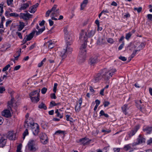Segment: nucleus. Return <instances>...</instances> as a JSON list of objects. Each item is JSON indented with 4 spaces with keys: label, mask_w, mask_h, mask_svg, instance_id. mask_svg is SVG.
Masks as SVG:
<instances>
[{
    "label": "nucleus",
    "mask_w": 152,
    "mask_h": 152,
    "mask_svg": "<svg viewBox=\"0 0 152 152\" xmlns=\"http://www.w3.org/2000/svg\"><path fill=\"white\" fill-rule=\"evenodd\" d=\"M116 70L115 69H108L104 68L101 71L103 78L105 80H108L113 75Z\"/></svg>",
    "instance_id": "obj_1"
},
{
    "label": "nucleus",
    "mask_w": 152,
    "mask_h": 152,
    "mask_svg": "<svg viewBox=\"0 0 152 152\" xmlns=\"http://www.w3.org/2000/svg\"><path fill=\"white\" fill-rule=\"evenodd\" d=\"M24 126L25 127H27L30 125L31 128L33 133L34 135L37 136L39 132V125L36 123H33L28 122L27 119L25 120L24 122Z\"/></svg>",
    "instance_id": "obj_2"
},
{
    "label": "nucleus",
    "mask_w": 152,
    "mask_h": 152,
    "mask_svg": "<svg viewBox=\"0 0 152 152\" xmlns=\"http://www.w3.org/2000/svg\"><path fill=\"white\" fill-rule=\"evenodd\" d=\"M85 48L86 46L85 44L82 45L80 48V53L77 58L78 62L80 64L83 62L85 60L86 54Z\"/></svg>",
    "instance_id": "obj_3"
},
{
    "label": "nucleus",
    "mask_w": 152,
    "mask_h": 152,
    "mask_svg": "<svg viewBox=\"0 0 152 152\" xmlns=\"http://www.w3.org/2000/svg\"><path fill=\"white\" fill-rule=\"evenodd\" d=\"M66 42L67 47L66 49H63L61 50L59 53L60 56L63 59L65 58L67 56L68 53H70L72 51V48L70 47V45L72 43V42L70 44H68Z\"/></svg>",
    "instance_id": "obj_4"
},
{
    "label": "nucleus",
    "mask_w": 152,
    "mask_h": 152,
    "mask_svg": "<svg viewBox=\"0 0 152 152\" xmlns=\"http://www.w3.org/2000/svg\"><path fill=\"white\" fill-rule=\"evenodd\" d=\"M140 128V126L139 125H137L135 126L133 129L128 132L127 134L129 136H126L125 138V140L126 141L129 140L132 136L134 135Z\"/></svg>",
    "instance_id": "obj_5"
},
{
    "label": "nucleus",
    "mask_w": 152,
    "mask_h": 152,
    "mask_svg": "<svg viewBox=\"0 0 152 152\" xmlns=\"http://www.w3.org/2000/svg\"><path fill=\"white\" fill-rule=\"evenodd\" d=\"M80 35L79 39L81 41H82L84 42L83 44H82V45H83L85 44V45L86 48V47L88 37L87 36V32L86 31L82 30L80 33Z\"/></svg>",
    "instance_id": "obj_6"
},
{
    "label": "nucleus",
    "mask_w": 152,
    "mask_h": 152,
    "mask_svg": "<svg viewBox=\"0 0 152 152\" xmlns=\"http://www.w3.org/2000/svg\"><path fill=\"white\" fill-rule=\"evenodd\" d=\"M28 149L30 151H35L37 150L36 140H30L28 143Z\"/></svg>",
    "instance_id": "obj_7"
},
{
    "label": "nucleus",
    "mask_w": 152,
    "mask_h": 152,
    "mask_svg": "<svg viewBox=\"0 0 152 152\" xmlns=\"http://www.w3.org/2000/svg\"><path fill=\"white\" fill-rule=\"evenodd\" d=\"M64 31L65 34V38L66 41L67 42L68 44H70L72 41V39L70 37V35L68 34V33L67 32V28H65L64 29Z\"/></svg>",
    "instance_id": "obj_8"
},
{
    "label": "nucleus",
    "mask_w": 152,
    "mask_h": 152,
    "mask_svg": "<svg viewBox=\"0 0 152 152\" xmlns=\"http://www.w3.org/2000/svg\"><path fill=\"white\" fill-rule=\"evenodd\" d=\"M39 138L41 142L44 144H46L48 142V137L47 135L45 133H42L40 134Z\"/></svg>",
    "instance_id": "obj_9"
},
{
    "label": "nucleus",
    "mask_w": 152,
    "mask_h": 152,
    "mask_svg": "<svg viewBox=\"0 0 152 152\" xmlns=\"http://www.w3.org/2000/svg\"><path fill=\"white\" fill-rule=\"evenodd\" d=\"M32 15L28 13H20L19 17L20 19H23L24 20H27L32 18Z\"/></svg>",
    "instance_id": "obj_10"
},
{
    "label": "nucleus",
    "mask_w": 152,
    "mask_h": 152,
    "mask_svg": "<svg viewBox=\"0 0 152 152\" xmlns=\"http://www.w3.org/2000/svg\"><path fill=\"white\" fill-rule=\"evenodd\" d=\"M10 109H6L4 110L1 112L2 115L6 118H9L11 116V114L10 110Z\"/></svg>",
    "instance_id": "obj_11"
},
{
    "label": "nucleus",
    "mask_w": 152,
    "mask_h": 152,
    "mask_svg": "<svg viewBox=\"0 0 152 152\" xmlns=\"http://www.w3.org/2000/svg\"><path fill=\"white\" fill-rule=\"evenodd\" d=\"M91 141V140H89L88 138L85 137L80 139L79 140V142L83 145H85L89 144Z\"/></svg>",
    "instance_id": "obj_12"
},
{
    "label": "nucleus",
    "mask_w": 152,
    "mask_h": 152,
    "mask_svg": "<svg viewBox=\"0 0 152 152\" xmlns=\"http://www.w3.org/2000/svg\"><path fill=\"white\" fill-rule=\"evenodd\" d=\"M142 142V137L141 134L139 135L138 138L137 139V141L133 143L132 145V146L139 145Z\"/></svg>",
    "instance_id": "obj_13"
},
{
    "label": "nucleus",
    "mask_w": 152,
    "mask_h": 152,
    "mask_svg": "<svg viewBox=\"0 0 152 152\" xmlns=\"http://www.w3.org/2000/svg\"><path fill=\"white\" fill-rule=\"evenodd\" d=\"M102 78L103 77L102 75L101 72L98 73L92 80V81L94 83L99 82Z\"/></svg>",
    "instance_id": "obj_14"
},
{
    "label": "nucleus",
    "mask_w": 152,
    "mask_h": 152,
    "mask_svg": "<svg viewBox=\"0 0 152 152\" xmlns=\"http://www.w3.org/2000/svg\"><path fill=\"white\" fill-rule=\"evenodd\" d=\"M7 140L0 134V147H3L6 145Z\"/></svg>",
    "instance_id": "obj_15"
},
{
    "label": "nucleus",
    "mask_w": 152,
    "mask_h": 152,
    "mask_svg": "<svg viewBox=\"0 0 152 152\" xmlns=\"http://www.w3.org/2000/svg\"><path fill=\"white\" fill-rule=\"evenodd\" d=\"M98 62L97 57L96 56L91 57L89 60V63L91 65H93Z\"/></svg>",
    "instance_id": "obj_16"
},
{
    "label": "nucleus",
    "mask_w": 152,
    "mask_h": 152,
    "mask_svg": "<svg viewBox=\"0 0 152 152\" xmlns=\"http://www.w3.org/2000/svg\"><path fill=\"white\" fill-rule=\"evenodd\" d=\"M7 137L10 140H15V139L16 134L13 131L9 132Z\"/></svg>",
    "instance_id": "obj_17"
},
{
    "label": "nucleus",
    "mask_w": 152,
    "mask_h": 152,
    "mask_svg": "<svg viewBox=\"0 0 152 152\" xmlns=\"http://www.w3.org/2000/svg\"><path fill=\"white\" fill-rule=\"evenodd\" d=\"M39 94L38 93L37 96H33L30 98L33 102L37 103L39 100Z\"/></svg>",
    "instance_id": "obj_18"
},
{
    "label": "nucleus",
    "mask_w": 152,
    "mask_h": 152,
    "mask_svg": "<svg viewBox=\"0 0 152 152\" xmlns=\"http://www.w3.org/2000/svg\"><path fill=\"white\" fill-rule=\"evenodd\" d=\"M135 102L136 104L137 107L140 109V110H142V105L141 104L142 103V101L141 100H136L135 101Z\"/></svg>",
    "instance_id": "obj_19"
},
{
    "label": "nucleus",
    "mask_w": 152,
    "mask_h": 152,
    "mask_svg": "<svg viewBox=\"0 0 152 152\" xmlns=\"http://www.w3.org/2000/svg\"><path fill=\"white\" fill-rule=\"evenodd\" d=\"M14 100V98L12 97L10 101H8V102L7 108L8 109H10L12 111V104L13 103Z\"/></svg>",
    "instance_id": "obj_20"
},
{
    "label": "nucleus",
    "mask_w": 152,
    "mask_h": 152,
    "mask_svg": "<svg viewBox=\"0 0 152 152\" xmlns=\"http://www.w3.org/2000/svg\"><path fill=\"white\" fill-rule=\"evenodd\" d=\"M87 32V36L88 37H92L95 33V30H91L89 31H86Z\"/></svg>",
    "instance_id": "obj_21"
},
{
    "label": "nucleus",
    "mask_w": 152,
    "mask_h": 152,
    "mask_svg": "<svg viewBox=\"0 0 152 152\" xmlns=\"http://www.w3.org/2000/svg\"><path fill=\"white\" fill-rule=\"evenodd\" d=\"M35 32V31H33L31 33L28 35H26L27 36L26 38L27 40L30 41L33 38Z\"/></svg>",
    "instance_id": "obj_22"
},
{
    "label": "nucleus",
    "mask_w": 152,
    "mask_h": 152,
    "mask_svg": "<svg viewBox=\"0 0 152 152\" xmlns=\"http://www.w3.org/2000/svg\"><path fill=\"white\" fill-rule=\"evenodd\" d=\"M143 131H146L147 133L148 134H151V132H152V126L146 127V128L143 129Z\"/></svg>",
    "instance_id": "obj_23"
},
{
    "label": "nucleus",
    "mask_w": 152,
    "mask_h": 152,
    "mask_svg": "<svg viewBox=\"0 0 152 152\" xmlns=\"http://www.w3.org/2000/svg\"><path fill=\"white\" fill-rule=\"evenodd\" d=\"M106 42L105 40L103 38H99L97 42L98 45H102L104 44Z\"/></svg>",
    "instance_id": "obj_24"
},
{
    "label": "nucleus",
    "mask_w": 152,
    "mask_h": 152,
    "mask_svg": "<svg viewBox=\"0 0 152 152\" xmlns=\"http://www.w3.org/2000/svg\"><path fill=\"white\" fill-rule=\"evenodd\" d=\"M88 0H84L81 4V10H83L84 7L86 6V5L88 3Z\"/></svg>",
    "instance_id": "obj_25"
},
{
    "label": "nucleus",
    "mask_w": 152,
    "mask_h": 152,
    "mask_svg": "<svg viewBox=\"0 0 152 152\" xmlns=\"http://www.w3.org/2000/svg\"><path fill=\"white\" fill-rule=\"evenodd\" d=\"M39 91H39L38 92V91L37 90H35L29 94V96L31 98V97H33V96H37V94L39 93Z\"/></svg>",
    "instance_id": "obj_26"
},
{
    "label": "nucleus",
    "mask_w": 152,
    "mask_h": 152,
    "mask_svg": "<svg viewBox=\"0 0 152 152\" xmlns=\"http://www.w3.org/2000/svg\"><path fill=\"white\" fill-rule=\"evenodd\" d=\"M122 109L123 110V112L125 114H127L126 110L129 109L128 105L127 104H124L122 107Z\"/></svg>",
    "instance_id": "obj_27"
},
{
    "label": "nucleus",
    "mask_w": 152,
    "mask_h": 152,
    "mask_svg": "<svg viewBox=\"0 0 152 152\" xmlns=\"http://www.w3.org/2000/svg\"><path fill=\"white\" fill-rule=\"evenodd\" d=\"M29 6V4L28 3H24L21 5L20 10H25Z\"/></svg>",
    "instance_id": "obj_28"
},
{
    "label": "nucleus",
    "mask_w": 152,
    "mask_h": 152,
    "mask_svg": "<svg viewBox=\"0 0 152 152\" xmlns=\"http://www.w3.org/2000/svg\"><path fill=\"white\" fill-rule=\"evenodd\" d=\"M59 9H57L56 11L52 12L51 15L52 16H57L59 15Z\"/></svg>",
    "instance_id": "obj_29"
},
{
    "label": "nucleus",
    "mask_w": 152,
    "mask_h": 152,
    "mask_svg": "<svg viewBox=\"0 0 152 152\" xmlns=\"http://www.w3.org/2000/svg\"><path fill=\"white\" fill-rule=\"evenodd\" d=\"M25 26L24 23L22 22H20V25L18 28V31H21Z\"/></svg>",
    "instance_id": "obj_30"
},
{
    "label": "nucleus",
    "mask_w": 152,
    "mask_h": 152,
    "mask_svg": "<svg viewBox=\"0 0 152 152\" xmlns=\"http://www.w3.org/2000/svg\"><path fill=\"white\" fill-rule=\"evenodd\" d=\"M45 27H44L43 28H39L38 31H36V34L37 35H39V34L42 33L45 30Z\"/></svg>",
    "instance_id": "obj_31"
},
{
    "label": "nucleus",
    "mask_w": 152,
    "mask_h": 152,
    "mask_svg": "<svg viewBox=\"0 0 152 152\" xmlns=\"http://www.w3.org/2000/svg\"><path fill=\"white\" fill-rule=\"evenodd\" d=\"M38 107L40 109H43L45 110H46L47 109V107L45 106V104L43 103L42 102L38 106Z\"/></svg>",
    "instance_id": "obj_32"
},
{
    "label": "nucleus",
    "mask_w": 152,
    "mask_h": 152,
    "mask_svg": "<svg viewBox=\"0 0 152 152\" xmlns=\"http://www.w3.org/2000/svg\"><path fill=\"white\" fill-rule=\"evenodd\" d=\"M47 43H48V48L50 49L52 48L54 46V44L51 40L48 42Z\"/></svg>",
    "instance_id": "obj_33"
},
{
    "label": "nucleus",
    "mask_w": 152,
    "mask_h": 152,
    "mask_svg": "<svg viewBox=\"0 0 152 152\" xmlns=\"http://www.w3.org/2000/svg\"><path fill=\"white\" fill-rule=\"evenodd\" d=\"M100 116L104 115L106 118H108L109 117V115L105 113L104 111L103 110H101L100 113Z\"/></svg>",
    "instance_id": "obj_34"
},
{
    "label": "nucleus",
    "mask_w": 152,
    "mask_h": 152,
    "mask_svg": "<svg viewBox=\"0 0 152 152\" xmlns=\"http://www.w3.org/2000/svg\"><path fill=\"white\" fill-rule=\"evenodd\" d=\"M131 144H129L124 146V149L127 151L129 149H130L131 148V147L130 146Z\"/></svg>",
    "instance_id": "obj_35"
},
{
    "label": "nucleus",
    "mask_w": 152,
    "mask_h": 152,
    "mask_svg": "<svg viewBox=\"0 0 152 152\" xmlns=\"http://www.w3.org/2000/svg\"><path fill=\"white\" fill-rule=\"evenodd\" d=\"M81 105L79 104L78 103H77L75 106V110L76 111L78 112L79 111L80 109Z\"/></svg>",
    "instance_id": "obj_36"
},
{
    "label": "nucleus",
    "mask_w": 152,
    "mask_h": 152,
    "mask_svg": "<svg viewBox=\"0 0 152 152\" xmlns=\"http://www.w3.org/2000/svg\"><path fill=\"white\" fill-rule=\"evenodd\" d=\"M56 105L57 104L55 103V101H52L50 103L49 108H51L52 107L56 106Z\"/></svg>",
    "instance_id": "obj_37"
},
{
    "label": "nucleus",
    "mask_w": 152,
    "mask_h": 152,
    "mask_svg": "<svg viewBox=\"0 0 152 152\" xmlns=\"http://www.w3.org/2000/svg\"><path fill=\"white\" fill-rule=\"evenodd\" d=\"M137 51V50H136L135 51H134L133 52L132 54L130 56L129 58V61H131V59L133 58L135 56L136 52Z\"/></svg>",
    "instance_id": "obj_38"
},
{
    "label": "nucleus",
    "mask_w": 152,
    "mask_h": 152,
    "mask_svg": "<svg viewBox=\"0 0 152 152\" xmlns=\"http://www.w3.org/2000/svg\"><path fill=\"white\" fill-rule=\"evenodd\" d=\"M28 130L27 129H26L25 131H24V132L23 133V139H24L25 138V137L27 135H28Z\"/></svg>",
    "instance_id": "obj_39"
},
{
    "label": "nucleus",
    "mask_w": 152,
    "mask_h": 152,
    "mask_svg": "<svg viewBox=\"0 0 152 152\" xmlns=\"http://www.w3.org/2000/svg\"><path fill=\"white\" fill-rule=\"evenodd\" d=\"M142 7H139L138 8L134 7V11L136 10L138 13H140L142 11Z\"/></svg>",
    "instance_id": "obj_40"
},
{
    "label": "nucleus",
    "mask_w": 152,
    "mask_h": 152,
    "mask_svg": "<svg viewBox=\"0 0 152 152\" xmlns=\"http://www.w3.org/2000/svg\"><path fill=\"white\" fill-rule=\"evenodd\" d=\"M147 144L148 145L152 146V138H150L147 141Z\"/></svg>",
    "instance_id": "obj_41"
},
{
    "label": "nucleus",
    "mask_w": 152,
    "mask_h": 152,
    "mask_svg": "<svg viewBox=\"0 0 152 152\" xmlns=\"http://www.w3.org/2000/svg\"><path fill=\"white\" fill-rule=\"evenodd\" d=\"M132 34L130 32H129L126 34L125 36L126 39L128 40L132 36Z\"/></svg>",
    "instance_id": "obj_42"
},
{
    "label": "nucleus",
    "mask_w": 152,
    "mask_h": 152,
    "mask_svg": "<svg viewBox=\"0 0 152 152\" xmlns=\"http://www.w3.org/2000/svg\"><path fill=\"white\" fill-rule=\"evenodd\" d=\"M46 58H44L40 63H39L38 65V66L39 67H41L42 66L43 64V62H45Z\"/></svg>",
    "instance_id": "obj_43"
},
{
    "label": "nucleus",
    "mask_w": 152,
    "mask_h": 152,
    "mask_svg": "<svg viewBox=\"0 0 152 152\" xmlns=\"http://www.w3.org/2000/svg\"><path fill=\"white\" fill-rule=\"evenodd\" d=\"M10 16H12L15 17H17L19 16V15L16 13H13L10 14Z\"/></svg>",
    "instance_id": "obj_44"
},
{
    "label": "nucleus",
    "mask_w": 152,
    "mask_h": 152,
    "mask_svg": "<svg viewBox=\"0 0 152 152\" xmlns=\"http://www.w3.org/2000/svg\"><path fill=\"white\" fill-rule=\"evenodd\" d=\"M10 65L9 64H8L7 65L4 67L2 69L3 72H5L7 70L8 68L10 67Z\"/></svg>",
    "instance_id": "obj_45"
},
{
    "label": "nucleus",
    "mask_w": 152,
    "mask_h": 152,
    "mask_svg": "<svg viewBox=\"0 0 152 152\" xmlns=\"http://www.w3.org/2000/svg\"><path fill=\"white\" fill-rule=\"evenodd\" d=\"M58 85V84L56 83H55L54 84L53 88V92L55 93H56L57 90V87Z\"/></svg>",
    "instance_id": "obj_46"
},
{
    "label": "nucleus",
    "mask_w": 152,
    "mask_h": 152,
    "mask_svg": "<svg viewBox=\"0 0 152 152\" xmlns=\"http://www.w3.org/2000/svg\"><path fill=\"white\" fill-rule=\"evenodd\" d=\"M55 113L57 114V117H59L60 118H61L63 117V115H60V114L58 112V110L57 109L55 111Z\"/></svg>",
    "instance_id": "obj_47"
},
{
    "label": "nucleus",
    "mask_w": 152,
    "mask_h": 152,
    "mask_svg": "<svg viewBox=\"0 0 152 152\" xmlns=\"http://www.w3.org/2000/svg\"><path fill=\"white\" fill-rule=\"evenodd\" d=\"M47 90V88L45 87H43L41 89V93L43 94H45Z\"/></svg>",
    "instance_id": "obj_48"
},
{
    "label": "nucleus",
    "mask_w": 152,
    "mask_h": 152,
    "mask_svg": "<svg viewBox=\"0 0 152 152\" xmlns=\"http://www.w3.org/2000/svg\"><path fill=\"white\" fill-rule=\"evenodd\" d=\"M55 93H56L54 92L53 93L50 94V97L51 98L54 99H56V96Z\"/></svg>",
    "instance_id": "obj_49"
},
{
    "label": "nucleus",
    "mask_w": 152,
    "mask_h": 152,
    "mask_svg": "<svg viewBox=\"0 0 152 152\" xmlns=\"http://www.w3.org/2000/svg\"><path fill=\"white\" fill-rule=\"evenodd\" d=\"M57 6L56 5H54L51 10H50L52 12L56 10V8Z\"/></svg>",
    "instance_id": "obj_50"
},
{
    "label": "nucleus",
    "mask_w": 152,
    "mask_h": 152,
    "mask_svg": "<svg viewBox=\"0 0 152 152\" xmlns=\"http://www.w3.org/2000/svg\"><path fill=\"white\" fill-rule=\"evenodd\" d=\"M5 91V88L3 86H0V93L2 94Z\"/></svg>",
    "instance_id": "obj_51"
},
{
    "label": "nucleus",
    "mask_w": 152,
    "mask_h": 152,
    "mask_svg": "<svg viewBox=\"0 0 152 152\" xmlns=\"http://www.w3.org/2000/svg\"><path fill=\"white\" fill-rule=\"evenodd\" d=\"M16 34L18 36L20 39L23 38L22 35L21 33L17 31L16 32Z\"/></svg>",
    "instance_id": "obj_52"
},
{
    "label": "nucleus",
    "mask_w": 152,
    "mask_h": 152,
    "mask_svg": "<svg viewBox=\"0 0 152 152\" xmlns=\"http://www.w3.org/2000/svg\"><path fill=\"white\" fill-rule=\"evenodd\" d=\"M147 17L149 20L152 21V14H148L147 15Z\"/></svg>",
    "instance_id": "obj_53"
},
{
    "label": "nucleus",
    "mask_w": 152,
    "mask_h": 152,
    "mask_svg": "<svg viewBox=\"0 0 152 152\" xmlns=\"http://www.w3.org/2000/svg\"><path fill=\"white\" fill-rule=\"evenodd\" d=\"M107 42L109 43L113 44L114 42L113 39L111 38H109L107 40Z\"/></svg>",
    "instance_id": "obj_54"
},
{
    "label": "nucleus",
    "mask_w": 152,
    "mask_h": 152,
    "mask_svg": "<svg viewBox=\"0 0 152 152\" xmlns=\"http://www.w3.org/2000/svg\"><path fill=\"white\" fill-rule=\"evenodd\" d=\"M119 58L124 61H126V58L125 57L122 56H120L119 57Z\"/></svg>",
    "instance_id": "obj_55"
},
{
    "label": "nucleus",
    "mask_w": 152,
    "mask_h": 152,
    "mask_svg": "<svg viewBox=\"0 0 152 152\" xmlns=\"http://www.w3.org/2000/svg\"><path fill=\"white\" fill-rule=\"evenodd\" d=\"M64 131H61V130H58V131H56L55 132V133L54 134H56L64 133Z\"/></svg>",
    "instance_id": "obj_56"
},
{
    "label": "nucleus",
    "mask_w": 152,
    "mask_h": 152,
    "mask_svg": "<svg viewBox=\"0 0 152 152\" xmlns=\"http://www.w3.org/2000/svg\"><path fill=\"white\" fill-rule=\"evenodd\" d=\"M36 10H35L34 8L32 6V8L29 11V12L31 13H34L36 11Z\"/></svg>",
    "instance_id": "obj_57"
},
{
    "label": "nucleus",
    "mask_w": 152,
    "mask_h": 152,
    "mask_svg": "<svg viewBox=\"0 0 152 152\" xmlns=\"http://www.w3.org/2000/svg\"><path fill=\"white\" fill-rule=\"evenodd\" d=\"M52 12L50 10H48L46 13L45 16L46 17H48L49 16L50 14Z\"/></svg>",
    "instance_id": "obj_58"
},
{
    "label": "nucleus",
    "mask_w": 152,
    "mask_h": 152,
    "mask_svg": "<svg viewBox=\"0 0 152 152\" xmlns=\"http://www.w3.org/2000/svg\"><path fill=\"white\" fill-rule=\"evenodd\" d=\"M110 104V103L108 101H105L104 103V106L105 107H107Z\"/></svg>",
    "instance_id": "obj_59"
},
{
    "label": "nucleus",
    "mask_w": 152,
    "mask_h": 152,
    "mask_svg": "<svg viewBox=\"0 0 152 152\" xmlns=\"http://www.w3.org/2000/svg\"><path fill=\"white\" fill-rule=\"evenodd\" d=\"M124 42H122V44H121V45H120V46L118 48V49L119 50H121L123 47L124 46Z\"/></svg>",
    "instance_id": "obj_60"
},
{
    "label": "nucleus",
    "mask_w": 152,
    "mask_h": 152,
    "mask_svg": "<svg viewBox=\"0 0 152 152\" xmlns=\"http://www.w3.org/2000/svg\"><path fill=\"white\" fill-rule=\"evenodd\" d=\"M13 0H7V4L8 6L10 5L12 3Z\"/></svg>",
    "instance_id": "obj_61"
},
{
    "label": "nucleus",
    "mask_w": 152,
    "mask_h": 152,
    "mask_svg": "<svg viewBox=\"0 0 152 152\" xmlns=\"http://www.w3.org/2000/svg\"><path fill=\"white\" fill-rule=\"evenodd\" d=\"M22 145L21 144H20L17 147V150H18V151L21 150L22 148Z\"/></svg>",
    "instance_id": "obj_62"
},
{
    "label": "nucleus",
    "mask_w": 152,
    "mask_h": 152,
    "mask_svg": "<svg viewBox=\"0 0 152 152\" xmlns=\"http://www.w3.org/2000/svg\"><path fill=\"white\" fill-rule=\"evenodd\" d=\"M21 48H20L19 50L16 53H15V55L17 56V55H19H19L20 56V55L21 53Z\"/></svg>",
    "instance_id": "obj_63"
},
{
    "label": "nucleus",
    "mask_w": 152,
    "mask_h": 152,
    "mask_svg": "<svg viewBox=\"0 0 152 152\" xmlns=\"http://www.w3.org/2000/svg\"><path fill=\"white\" fill-rule=\"evenodd\" d=\"M20 65H18V66H16L14 68V70L15 71V70H18L20 68Z\"/></svg>",
    "instance_id": "obj_64"
}]
</instances>
